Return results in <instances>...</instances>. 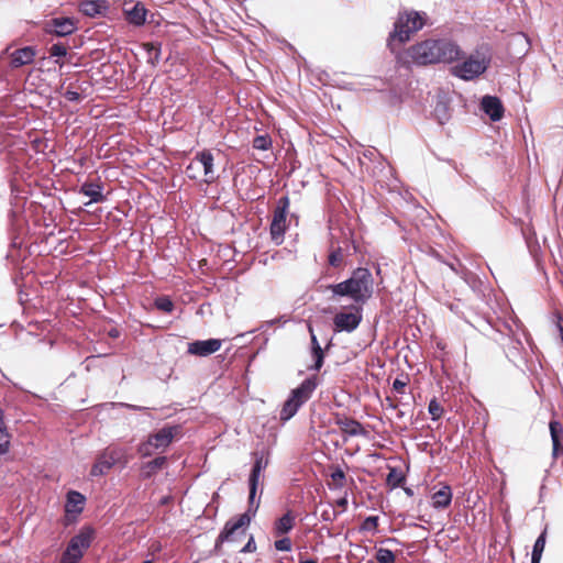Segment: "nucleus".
I'll return each instance as SVG.
<instances>
[{
    "label": "nucleus",
    "instance_id": "obj_18",
    "mask_svg": "<svg viewBox=\"0 0 563 563\" xmlns=\"http://www.w3.org/2000/svg\"><path fill=\"white\" fill-rule=\"evenodd\" d=\"M123 12L126 21L135 26H141L146 21L147 10L141 2H132L131 7L125 4Z\"/></svg>",
    "mask_w": 563,
    "mask_h": 563
},
{
    "label": "nucleus",
    "instance_id": "obj_19",
    "mask_svg": "<svg viewBox=\"0 0 563 563\" xmlns=\"http://www.w3.org/2000/svg\"><path fill=\"white\" fill-rule=\"evenodd\" d=\"M79 194L90 198V201L87 202L86 206L93 202H103L106 200V196L103 195V185L101 183L86 181L79 188Z\"/></svg>",
    "mask_w": 563,
    "mask_h": 563
},
{
    "label": "nucleus",
    "instance_id": "obj_51",
    "mask_svg": "<svg viewBox=\"0 0 563 563\" xmlns=\"http://www.w3.org/2000/svg\"><path fill=\"white\" fill-rule=\"evenodd\" d=\"M299 563H318V561L313 560V559H308V560H302L301 559Z\"/></svg>",
    "mask_w": 563,
    "mask_h": 563
},
{
    "label": "nucleus",
    "instance_id": "obj_30",
    "mask_svg": "<svg viewBox=\"0 0 563 563\" xmlns=\"http://www.w3.org/2000/svg\"><path fill=\"white\" fill-rule=\"evenodd\" d=\"M187 177L192 180H197L200 178L202 172L200 162L198 159V156L196 155L195 158L188 164L185 170Z\"/></svg>",
    "mask_w": 563,
    "mask_h": 563
},
{
    "label": "nucleus",
    "instance_id": "obj_17",
    "mask_svg": "<svg viewBox=\"0 0 563 563\" xmlns=\"http://www.w3.org/2000/svg\"><path fill=\"white\" fill-rule=\"evenodd\" d=\"M108 10L106 0H84L79 3V11L89 18L104 16Z\"/></svg>",
    "mask_w": 563,
    "mask_h": 563
},
{
    "label": "nucleus",
    "instance_id": "obj_36",
    "mask_svg": "<svg viewBox=\"0 0 563 563\" xmlns=\"http://www.w3.org/2000/svg\"><path fill=\"white\" fill-rule=\"evenodd\" d=\"M405 477L396 471V468H391L387 475L386 482L391 487H398L402 484Z\"/></svg>",
    "mask_w": 563,
    "mask_h": 563
},
{
    "label": "nucleus",
    "instance_id": "obj_22",
    "mask_svg": "<svg viewBox=\"0 0 563 563\" xmlns=\"http://www.w3.org/2000/svg\"><path fill=\"white\" fill-rule=\"evenodd\" d=\"M432 506L437 509H444L450 506L452 501V490L448 485L442 486L439 490L432 494Z\"/></svg>",
    "mask_w": 563,
    "mask_h": 563
},
{
    "label": "nucleus",
    "instance_id": "obj_26",
    "mask_svg": "<svg viewBox=\"0 0 563 563\" xmlns=\"http://www.w3.org/2000/svg\"><path fill=\"white\" fill-rule=\"evenodd\" d=\"M547 539V528L540 533L538 539L534 542L532 554H531V563H540L542 553L545 547Z\"/></svg>",
    "mask_w": 563,
    "mask_h": 563
},
{
    "label": "nucleus",
    "instance_id": "obj_32",
    "mask_svg": "<svg viewBox=\"0 0 563 563\" xmlns=\"http://www.w3.org/2000/svg\"><path fill=\"white\" fill-rule=\"evenodd\" d=\"M155 307L166 313H170L174 309V303L167 296H161L155 300Z\"/></svg>",
    "mask_w": 563,
    "mask_h": 563
},
{
    "label": "nucleus",
    "instance_id": "obj_29",
    "mask_svg": "<svg viewBox=\"0 0 563 563\" xmlns=\"http://www.w3.org/2000/svg\"><path fill=\"white\" fill-rule=\"evenodd\" d=\"M434 115L440 124H445L450 120V109L445 102H438L434 108Z\"/></svg>",
    "mask_w": 563,
    "mask_h": 563
},
{
    "label": "nucleus",
    "instance_id": "obj_43",
    "mask_svg": "<svg viewBox=\"0 0 563 563\" xmlns=\"http://www.w3.org/2000/svg\"><path fill=\"white\" fill-rule=\"evenodd\" d=\"M274 545L275 549L278 551H290L292 543L289 538H282L279 540H276Z\"/></svg>",
    "mask_w": 563,
    "mask_h": 563
},
{
    "label": "nucleus",
    "instance_id": "obj_21",
    "mask_svg": "<svg viewBox=\"0 0 563 563\" xmlns=\"http://www.w3.org/2000/svg\"><path fill=\"white\" fill-rule=\"evenodd\" d=\"M549 428L552 440V456L556 460L563 453V445L561 443L563 439V427L559 421L551 420Z\"/></svg>",
    "mask_w": 563,
    "mask_h": 563
},
{
    "label": "nucleus",
    "instance_id": "obj_7",
    "mask_svg": "<svg viewBox=\"0 0 563 563\" xmlns=\"http://www.w3.org/2000/svg\"><path fill=\"white\" fill-rule=\"evenodd\" d=\"M179 433V426H165L157 432L150 434L146 441L140 443L137 452L141 456L148 457L152 456L155 451H165Z\"/></svg>",
    "mask_w": 563,
    "mask_h": 563
},
{
    "label": "nucleus",
    "instance_id": "obj_56",
    "mask_svg": "<svg viewBox=\"0 0 563 563\" xmlns=\"http://www.w3.org/2000/svg\"><path fill=\"white\" fill-rule=\"evenodd\" d=\"M143 563H153V561L152 560H146Z\"/></svg>",
    "mask_w": 563,
    "mask_h": 563
},
{
    "label": "nucleus",
    "instance_id": "obj_54",
    "mask_svg": "<svg viewBox=\"0 0 563 563\" xmlns=\"http://www.w3.org/2000/svg\"><path fill=\"white\" fill-rule=\"evenodd\" d=\"M55 64H57L59 67H63L64 62H62V60H59V59H56V60H55Z\"/></svg>",
    "mask_w": 563,
    "mask_h": 563
},
{
    "label": "nucleus",
    "instance_id": "obj_44",
    "mask_svg": "<svg viewBox=\"0 0 563 563\" xmlns=\"http://www.w3.org/2000/svg\"><path fill=\"white\" fill-rule=\"evenodd\" d=\"M65 99L73 102H78L81 100V96L77 90H74L71 86L64 92Z\"/></svg>",
    "mask_w": 563,
    "mask_h": 563
},
{
    "label": "nucleus",
    "instance_id": "obj_24",
    "mask_svg": "<svg viewBox=\"0 0 563 563\" xmlns=\"http://www.w3.org/2000/svg\"><path fill=\"white\" fill-rule=\"evenodd\" d=\"M295 526V516L289 510L283 517L277 519L274 523V531L276 536L288 533Z\"/></svg>",
    "mask_w": 563,
    "mask_h": 563
},
{
    "label": "nucleus",
    "instance_id": "obj_8",
    "mask_svg": "<svg viewBox=\"0 0 563 563\" xmlns=\"http://www.w3.org/2000/svg\"><path fill=\"white\" fill-rule=\"evenodd\" d=\"M95 530L91 527H82L68 542L59 563H78L85 551L90 547Z\"/></svg>",
    "mask_w": 563,
    "mask_h": 563
},
{
    "label": "nucleus",
    "instance_id": "obj_42",
    "mask_svg": "<svg viewBox=\"0 0 563 563\" xmlns=\"http://www.w3.org/2000/svg\"><path fill=\"white\" fill-rule=\"evenodd\" d=\"M312 357L314 358V363L309 367V369L318 372L323 365L324 352H314L312 353Z\"/></svg>",
    "mask_w": 563,
    "mask_h": 563
},
{
    "label": "nucleus",
    "instance_id": "obj_31",
    "mask_svg": "<svg viewBox=\"0 0 563 563\" xmlns=\"http://www.w3.org/2000/svg\"><path fill=\"white\" fill-rule=\"evenodd\" d=\"M253 147L261 151H267L272 147V139L268 134L257 135L253 140Z\"/></svg>",
    "mask_w": 563,
    "mask_h": 563
},
{
    "label": "nucleus",
    "instance_id": "obj_2",
    "mask_svg": "<svg viewBox=\"0 0 563 563\" xmlns=\"http://www.w3.org/2000/svg\"><path fill=\"white\" fill-rule=\"evenodd\" d=\"M262 472L263 471L256 468L255 466L252 467L249 478V509L246 512L240 515L236 520H230L225 523L223 530L216 541L214 550L218 554H220L221 547L224 542H238L245 538V528L250 525L251 517L256 514L260 507V500L255 501V495Z\"/></svg>",
    "mask_w": 563,
    "mask_h": 563
},
{
    "label": "nucleus",
    "instance_id": "obj_40",
    "mask_svg": "<svg viewBox=\"0 0 563 563\" xmlns=\"http://www.w3.org/2000/svg\"><path fill=\"white\" fill-rule=\"evenodd\" d=\"M320 517L323 521L332 522L333 520L336 519L338 512L333 508V506L329 504L324 509H322Z\"/></svg>",
    "mask_w": 563,
    "mask_h": 563
},
{
    "label": "nucleus",
    "instance_id": "obj_9",
    "mask_svg": "<svg viewBox=\"0 0 563 563\" xmlns=\"http://www.w3.org/2000/svg\"><path fill=\"white\" fill-rule=\"evenodd\" d=\"M118 463H122L123 465L128 463L126 450L118 446H109L97 456L91 467L90 475L93 477L102 476Z\"/></svg>",
    "mask_w": 563,
    "mask_h": 563
},
{
    "label": "nucleus",
    "instance_id": "obj_4",
    "mask_svg": "<svg viewBox=\"0 0 563 563\" xmlns=\"http://www.w3.org/2000/svg\"><path fill=\"white\" fill-rule=\"evenodd\" d=\"M492 58L490 46L481 44L462 63L453 66L451 73L463 80H474L489 68Z\"/></svg>",
    "mask_w": 563,
    "mask_h": 563
},
{
    "label": "nucleus",
    "instance_id": "obj_6",
    "mask_svg": "<svg viewBox=\"0 0 563 563\" xmlns=\"http://www.w3.org/2000/svg\"><path fill=\"white\" fill-rule=\"evenodd\" d=\"M319 385L318 377L316 375L306 378L297 388L290 391L289 397L284 402L279 413L282 421H288L291 419L312 396L313 391Z\"/></svg>",
    "mask_w": 563,
    "mask_h": 563
},
{
    "label": "nucleus",
    "instance_id": "obj_49",
    "mask_svg": "<svg viewBox=\"0 0 563 563\" xmlns=\"http://www.w3.org/2000/svg\"><path fill=\"white\" fill-rule=\"evenodd\" d=\"M335 504H336L338 507H340V508H342L344 510L346 508V506H347V498L346 497H342V498L338 499L335 501Z\"/></svg>",
    "mask_w": 563,
    "mask_h": 563
},
{
    "label": "nucleus",
    "instance_id": "obj_52",
    "mask_svg": "<svg viewBox=\"0 0 563 563\" xmlns=\"http://www.w3.org/2000/svg\"><path fill=\"white\" fill-rule=\"evenodd\" d=\"M110 335H111L112 338H117V336H118V331H117V330H111V331H110Z\"/></svg>",
    "mask_w": 563,
    "mask_h": 563
},
{
    "label": "nucleus",
    "instance_id": "obj_48",
    "mask_svg": "<svg viewBox=\"0 0 563 563\" xmlns=\"http://www.w3.org/2000/svg\"><path fill=\"white\" fill-rule=\"evenodd\" d=\"M385 406L387 408H390V409H394V410L397 409V407H398L397 404L390 397H386L385 398Z\"/></svg>",
    "mask_w": 563,
    "mask_h": 563
},
{
    "label": "nucleus",
    "instance_id": "obj_11",
    "mask_svg": "<svg viewBox=\"0 0 563 563\" xmlns=\"http://www.w3.org/2000/svg\"><path fill=\"white\" fill-rule=\"evenodd\" d=\"M363 306L352 305L349 311H340L333 318V325L336 332H353L363 319Z\"/></svg>",
    "mask_w": 563,
    "mask_h": 563
},
{
    "label": "nucleus",
    "instance_id": "obj_57",
    "mask_svg": "<svg viewBox=\"0 0 563 563\" xmlns=\"http://www.w3.org/2000/svg\"><path fill=\"white\" fill-rule=\"evenodd\" d=\"M406 493H407L408 495H410V494H411V490H410V489H406Z\"/></svg>",
    "mask_w": 563,
    "mask_h": 563
},
{
    "label": "nucleus",
    "instance_id": "obj_39",
    "mask_svg": "<svg viewBox=\"0 0 563 563\" xmlns=\"http://www.w3.org/2000/svg\"><path fill=\"white\" fill-rule=\"evenodd\" d=\"M331 478L334 483V488H342L344 486L345 474L340 467L332 472Z\"/></svg>",
    "mask_w": 563,
    "mask_h": 563
},
{
    "label": "nucleus",
    "instance_id": "obj_35",
    "mask_svg": "<svg viewBox=\"0 0 563 563\" xmlns=\"http://www.w3.org/2000/svg\"><path fill=\"white\" fill-rule=\"evenodd\" d=\"M428 411L432 420H439L443 413V408L435 398L431 399L428 406Z\"/></svg>",
    "mask_w": 563,
    "mask_h": 563
},
{
    "label": "nucleus",
    "instance_id": "obj_16",
    "mask_svg": "<svg viewBox=\"0 0 563 563\" xmlns=\"http://www.w3.org/2000/svg\"><path fill=\"white\" fill-rule=\"evenodd\" d=\"M335 424L343 433L350 437L367 435V432L362 426V423L353 418L338 415L335 417Z\"/></svg>",
    "mask_w": 563,
    "mask_h": 563
},
{
    "label": "nucleus",
    "instance_id": "obj_28",
    "mask_svg": "<svg viewBox=\"0 0 563 563\" xmlns=\"http://www.w3.org/2000/svg\"><path fill=\"white\" fill-rule=\"evenodd\" d=\"M10 446V434L7 430L4 419L0 420V455L5 454Z\"/></svg>",
    "mask_w": 563,
    "mask_h": 563
},
{
    "label": "nucleus",
    "instance_id": "obj_3",
    "mask_svg": "<svg viewBox=\"0 0 563 563\" xmlns=\"http://www.w3.org/2000/svg\"><path fill=\"white\" fill-rule=\"evenodd\" d=\"M374 279L368 268L358 267L353 271L350 278L338 284L327 286L331 291L330 299L339 301L342 297H349L354 305L363 306L373 295Z\"/></svg>",
    "mask_w": 563,
    "mask_h": 563
},
{
    "label": "nucleus",
    "instance_id": "obj_41",
    "mask_svg": "<svg viewBox=\"0 0 563 563\" xmlns=\"http://www.w3.org/2000/svg\"><path fill=\"white\" fill-rule=\"evenodd\" d=\"M377 526H378V517L369 516L363 521V523L361 526V530H364V531L376 530Z\"/></svg>",
    "mask_w": 563,
    "mask_h": 563
},
{
    "label": "nucleus",
    "instance_id": "obj_10",
    "mask_svg": "<svg viewBox=\"0 0 563 563\" xmlns=\"http://www.w3.org/2000/svg\"><path fill=\"white\" fill-rule=\"evenodd\" d=\"M288 196L280 197L274 210L273 219L271 222V236L276 245H280L284 241V235L287 229V214L289 209Z\"/></svg>",
    "mask_w": 563,
    "mask_h": 563
},
{
    "label": "nucleus",
    "instance_id": "obj_33",
    "mask_svg": "<svg viewBox=\"0 0 563 563\" xmlns=\"http://www.w3.org/2000/svg\"><path fill=\"white\" fill-rule=\"evenodd\" d=\"M377 563H395V554L393 551L379 548L376 552Z\"/></svg>",
    "mask_w": 563,
    "mask_h": 563
},
{
    "label": "nucleus",
    "instance_id": "obj_23",
    "mask_svg": "<svg viewBox=\"0 0 563 563\" xmlns=\"http://www.w3.org/2000/svg\"><path fill=\"white\" fill-rule=\"evenodd\" d=\"M167 463L166 456H157L152 461L144 463L141 467V475L143 478H151L159 470H162Z\"/></svg>",
    "mask_w": 563,
    "mask_h": 563
},
{
    "label": "nucleus",
    "instance_id": "obj_55",
    "mask_svg": "<svg viewBox=\"0 0 563 563\" xmlns=\"http://www.w3.org/2000/svg\"><path fill=\"white\" fill-rule=\"evenodd\" d=\"M1 419H4V412H3V410L0 408V420H1Z\"/></svg>",
    "mask_w": 563,
    "mask_h": 563
},
{
    "label": "nucleus",
    "instance_id": "obj_20",
    "mask_svg": "<svg viewBox=\"0 0 563 563\" xmlns=\"http://www.w3.org/2000/svg\"><path fill=\"white\" fill-rule=\"evenodd\" d=\"M198 159L200 162L201 172L205 176L203 181L206 184H211L214 181V170H213V155L210 151L205 150L199 153H197Z\"/></svg>",
    "mask_w": 563,
    "mask_h": 563
},
{
    "label": "nucleus",
    "instance_id": "obj_37",
    "mask_svg": "<svg viewBox=\"0 0 563 563\" xmlns=\"http://www.w3.org/2000/svg\"><path fill=\"white\" fill-rule=\"evenodd\" d=\"M329 264L333 267H338L341 265L343 261V253L341 247H336L332 250L329 254Z\"/></svg>",
    "mask_w": 563,
    "mask_h": 563
},
{
    "label": "nucleus",
    "instance_id": "obj_50",
    "mask_svg": "<svg viewBox=\"0 0 563 563\" xmlns=\"http://www.w3.org/2000/svg\"><path fill=\"white\" fill-rule=\"evenodd\" d=\"M128 408L134 409V410H146V407H137L133 405H125Z\"/></svg>",
    "mask_w": 563,
    "mask_h": 563
},
{
    "label": "nucleus",
    "instance_id": "obj_5",
    "mask_svg": "<svg viewBox=\"0 0 563 563\" xmlns=\"http://www.w3.org/2000/svg\"><path fill=\"white\" fill-rule=\"evenodd\" d=\"M423 24V18L419 12L411 11L399 13L387 42L390 51L395 52L397 46L409 41L410 35L422 29Z\"/></svg>",
    "mask_w": 563,
    "mask_h": 563
},
{
    "label": "nucleus",
    "instance_id": "obj_46",
    "mask_svg": "<svg viewBox=\"0 0 563 563\" xmlns=\"http://www.w3.org/2000/svg\"><path fill=\"white\" fill-rule=\"evenodd\" d=\"M309 332L311 335V353L323 351L322 347L320 346V344L317 340V336L314 335L311 327H309Z\"/></svg>",
    "mask_w": 563,
    "mask_h": 563
},
{
    "label": "nucleus",
    "instance_id": "obj_45",
    "mask_svg": "<svg viewBox=\"0 0 563 563\" xmlns=\"http://www.w3.org/2000/svg\"><path fill=\"white\" fill-rule=\"evenodd\" d=\"M406 386H407V378L406 379L396 378L393 382V389L395 391H397L398 394H404L405 389H406Z\"/></svg>",
    "mask_w": 563,
    "mask_h": 563
},
{
    "label": "nucleus",
    "instance_id": "obj_13",
    "mask_svg": "<svg viewBox=\"0 0 563 563\" xmlns=\"http://www.w3.org/2000/svg\"><path fill=\"white\" fill-rule=\"evenodd\" d=\"M222 341L219 339L197 340L188 344V353L197 356H208L220 350Z\"/></svg>",
    "mask_w": 563,
    "mask_h": 563
},
{
    "label": "nucleus",
    "instance_id": "obj_15",
    "mask_svg": "<svg viewBox=\"0 0 563 563\" xmlns=\"http://www.w3.org/2000/svg\"><path fill=\"white\" fill-rule=\"evenodd\" d=\"M481 108L492 121H499L504 117V106L498 97L484 96L481 101Z\"/></svg>",
    "mask_w": 563,
    "mask_h": 563
},
{
    "label": "nucleus",
    "instance_id": "obj_38",
    "mask_svg": "<svg viewBox=\"0 0 563 563\" xmlns=\"http://www.w3.org/2000/svg\"><path fill=\"white\" fill-rule=\"evenodd\" d=\"M67 49L68 47L65 44L55 43L49 47L48 53L53 57H65L67 55Z\"/></svg>",
    "mask_w": 563,
    "mask_h": 563
},
{
    "label": "nucleus",
    "instance_id": "obj_14",
    "mask_svg": "<svg viewBox=\"0 0 563 563\" xmlns=\"http://www.w3.org/2000/svg\"><path fill=\"white\" fill-rule=\"evenodd\" d=\"M36 57V48L34 46H24L18 48L10 54V66L12 68H20L30 65Z\"/></svg>",
    "mask_w": 563,
    "mask_h": 563
},
{
    "label": "nucleus",
    "instance_id": "obj_34",
    "mask_svg": "<svg viewBox=\"0 0 563 563\" xmlns=\"http://www.w3.org/2000/svg\"><path fill=\"white\" fill-rule=\"evenodd\" d=\"M254 464L256 468L264 471L268 465V453L264 452H254Z\"/></svg>",
    "mask_w": 563,
    "mask_h": 563
},
{
    "label": "nucleus",
    "instance_id": "obj_27",
    "mask_svg": "<svg viewBox=\"0 0 563 563\" xmlns=\"http://www.w3.org/2000/svg\"><path fill=\"white\" fill-rule=\"evenodd\" d=\"M144 47L147 53V63H150L152 66H155L161 58V44L146 43L144 44Z\"/></svg>",
    "mask_w": 563,
    "mask_h": 563
},
{
    "label": "nucleus",
    "instance_id": "obj_12",
    "mask_svg": "<svg viewBox=\"0 0 563 563\" xmlns=\"http://www.w3.org/2000/svg\"><path fill=\"white\" fill-rule=\"evenodd\" d=\"M76 30V22L71 18H54L47 23L45 27L46 33L57 36L70 35Z\"/></svg>",
    "mask_w": 563,
    "mask_h": 563
},
{
    "label": "nucleus",
    "instance_id": "obj_47",
    "mask_svg": "<svg viewBox=\"0 0 563 563\" xmlns=\"http://www.w3.org/2000/svg\"><path fill=\"white\" fill-rule=\"evenodd\" d=\"M256 550V544L254 541V538L251 536L246 544L240 550V552L246 553V552H253Z\"/></svg>",
    "mask_w": 563,
    "mask_h": 563
},
{
    "label": "nucleus",
    "instance_id": "obj_53",
    "mask_svg": "<svg viewBox=\"0 0 563 563\" xmlns=\"http://www.w3.org/2000/svg\"><path fill=\"white\" fill-rule=\"evenodd\" d=\"M404 416H405L404 411H401V410H398V411H397V418H399V419H400V418H402Z\"/></svg>",
    "mask_w": 563,
    "mask_h": 563
},
{
    "label": "nucleus",
    "instance_id": "obj_25",
    "mask_svg": "<svg viewBox=\"0 0 563 563\" xmlns=\"http://www.w3.org/2000/svg\"><path fill=\"white\" fill-rule=\"evenodd\" d=\"M85 497L82 494L71 490L67 494L66 510L68 512H80L85 504Z\"/></svg>",
    "mask_w": 563,
    "mask_h": 563
},
{
    "label": "nucleus",
    "instance_id": "obj_1",
    "mask_svg": "<svg viewBox=\"0 0 563 563\" xmlns=\"http://www.w3.org/2000/svg\"><path fill=\"white\" fill-rule=\"evenodd\" d=\"M408 57L417 65H430L438 63H453L460 60L464 53L453 41L446 38L426 40L410 46Z\"/></svg>",
    "mask_w": 563,
    "mask_h": 563
}]
</instances>
